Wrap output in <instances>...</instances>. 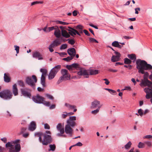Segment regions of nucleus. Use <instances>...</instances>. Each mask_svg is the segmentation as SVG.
<instances>
[{
  "label": "nucleus",
  "instance_id": "nucleus-52",
  "mask_svg": "<svg viewBox=\"0 0 152 152\" xmlns=\"http://www.w3.org/2000/svg\"><path fill=\"white\" fill-rule=\"evenodd\" d=\"M138 113L139 114V115L142 116L143 115V110L141 109H139L138 111Z\"/></svg>",
  "mask_w": 152,
  "mask_h": 152
},
{
  "label": "nucleus",
  "instance_id": "nucleus-26",
  "mask_svg": "<svg viewBox=\"0 0 152 152\" xmlns=\"http://www.w3.org/2000/svg\"><path fill=\"white\" fill-rule=\"evenodd\" d=\"M127 56L131 60H133V62H134L136 60L137 57L135 54H128Z\"/></svg>",
  "mask_w": 152,
  "mask_h": 152
},
{
  "label": "nucleus",
  "instance_id": "nucleus-23",
  "mask_svg": "<svg viewBox=\"0 0 152 152\" xmlns=\"http://www.w3.org/2000/svg\"><path fill=\"white\" fill-rule=\"evenodd\" d=\"M4 81L6 82L9 83L11 79L8 73H4Z\"/></svg>",
  "mask_w": 152,
  "mask_h": 152
},
{
  "label": "nucleus",
  "instance_id": "nucleus-63",
  "mask_svg": "<svg viewBox=\"0 0 152 152\" xmlns=\"http://www.w3.org/2000/svg\"><path fill=\"white\" fill-rule=\"evenodd\" d=\"M143 138H147V139L152 138V135H147L144 136L143 137Z\"/></svg>",
  "mask_w": 152,
  "mask_h": 152
},
{
  "label": "nucleus",
  "instance_id": "nucleus-57",
  "mask_svg": "<svg viewBox=\"0 0 152 152\" xmlns=\"http://www.w3.org/2000/svg\"><path fill=\"white\" fill-rule=\"evenodd\" d=\"M44 128L45 129H50V126L48 124H44Z\"/></svg>",
  "mask_w": 152,
  "mask_h": 152
},
{
  "label": "nucleus",
  "instance_id": "nucleus-20",
  "mask_svg": "<svg viewBox=\"0 0 152 152\" xmlns=\"http://www.w3.org/2000/svg\"><path fill=\"white\" fill-rule=\"evenodd\" d=\"M12 91L13 93L15 96H16L18 95V89L16 84H15L13 85Z\"/></svg>",
  "mask_w": 152,
  "mask_h": 152
},
{
  "label": "nucleus",
  "instance_id": "nucleus-3",
  "mask_svg": "<svg viewBox=\"0 0 152 152\" xmlns=\"http://www.w3.org/2000/svg\"><path fill=\"white\" fill-rule=\"evenodd\" d=\"M66 68L69 71H72L76 69V70H80V71L78 72L77 74L78 75L80 76H85L86 78H88L89 77V74L86 70H82V67H81L80 65V64L78 63H74L72 64L66 65Z\"/></svg>",
  "mask_w": 152,
  "mask_h": 152
},
{
  "label": "nucleus",
  "instance_id": "nucleus-43",
  "mask_svg": "<svg viewBox=\"0 0 152 152\" xmlns=\"http://www.w3.org/2000/svg\"><path fill=\"white\" fill-rule=\"evenodd\" d=\"M56 22L57 23L63 25H67L69 24V23L64 22L59 20H57Z\"/></svg>",
  "mask_w": 152,
  "mask_h": 152
},
{
  "label": "nucleus",
  "instance_id": "nucleus-12",
  "mask_svg": "<svg viewBox=\"0 0 152 152\" xmlns=\"http://www.w3.org/2000/svg\"><path fill=\"white\" fill-rule=\"evenodd\" d=\"M76 120L75 116H70L66 121V124H71L72 126H76V123L75 121Z\"/></svg>",
  "mask_w": 152,
  "mask_h": 152
},
{
  "label": "nucleus",
  "instance_id": "nucleus-40",
  "mask_svg": "<svg viewBox=\"0 0 152 152\" xmlns=\"http://www.w3.org/2000/svg\"><path fill=\"white\" fill-rule=\"evenodd\" d=\"M144 142V143L142 142H140L138 145V147L139 148H143L145 147Z\"/></svg>",
  "mask_w": 152,
  "mask_h": 152
},
{
  "label": "nucleus",
  "instance_id": "nucleus-58",
  "mask_svg": "<svg viewBox=\"0 0 152 152\" xmlns=\"http://www.w3.org/2000/svg\"><path fill=\"white\" fill-rule=\"evenodd\" d=\"M108 71L110 72H117L118 70L116 69H113L111 68H110L108 69Z\"/></svg>",
  "mask_w": 152,
  "mask_h": 152
},
{
  "label": "nucleus",
  "instance_id": "nucleus-44",
  "mask_svg": "<svg viewBox=\"0 0 152 152\" xmlns=\"http://www.w3.org/2000/svg\"><path fill=\"white\" fill-rule=\"evenodd\" d=\"M67 40H68V43L71 45H74L75 43V42L73 39H68Z\"/></svg>",
  "mask_w": 152,
  "mask_h": 152
},
{
  "label": "nucleus",
  "instance_id": "nucleus-35",
  "mask_svg": "<svg viewBox=\"0 0 152 152\" xmlns=\"http://www.w3.org/2000/svg\"><path fill=\"white\" fill-rule=\"evenodd\" d=\"M65 105L68 107L69 109H74L76 107L75 106L72 105L67 103L65 104Z\"/></svg>",
  "mask_w": 152,
  "mask_h": 152
},
{
  "label": "nucleus",
  "instance_id": "nucleus-28",
  "mask_svg": "<svg viewBox=\"0 0 152 152\" xmlns=\"http://www.w3.org/2000/svg\"><path fill=\"white\" fill-rule=\"evenodd\" d=\"M56 74L52 70H51L48 75V79L49 80H51L53 78Z\"/></svg>",
  "mask_w": 152,
  "mask_h": 152
},
{
  "label": "nucleus",
  "instance_id": "nucleus-18",
  "mask_svg": "<svg viewBox=\"0 0 152 152\" xmlns=\"http://www.w3.org/2000/svg\"><path fill=\"white\" fill-rule=\"evenodd\" d=\"M67 53L70 56L74 57L75 55L76 51L75 49L73 48H69L67 50Z\"/></svg>",
  "mask_w": 152,
  "mask_h": 152
},
{
  "label": "nucleus",
  "instance_id": "nucleus-8",
  "mask_svg": "<svg viewBox=\"0 0 152 152\" xmlns=\"http://www.w3.org/2000/svg\"><path fill=\"white\" fill-rule=\"evenodd\" d=\"M22 95L24 96L31 98V89L26 88L20 89Z\"/></svg>",
  "mask_w": 152,
  "mask_h": 152
},
{
  "label": "nucleus",
  "instance_id": "nucleus-55",
  "mask_svg": "<svg viewBox=\"0 0 152 152\" xmlns=\"http://www.w3.org/2000/svg\"><path fill=\"white\" fill-rule=\"evenodd\" d=\"M110 91L109 92L111 94H113V95H115L117 93L115 91L113 90L112 89H110Z\"/></svg>",
  "mask_w": 152,
  "mask_h": 152
},
{
  "label": "nucleus",
  "instance_id": "nucleus-6",
  "mask_svg": "<svg viewBox=\"0 0 152 152\" xmlns=\"http://www.w3.org/2000/svg\"><path fill=\"white\" fill-rule=\"evenodd\" d=\"M32 77L34 79V82L32 79L31 77L30 76H27L26 77L25 82L26 83L31 86L33 89H35V84L37 81V79L36 76L35 75H32Z\"/></svg>",
  "mask_w": 152,
  "mask_h": 152
},
{
  "label": "nucleus",
  "instance_id": "nucleus-50",
  "mask_svg": "<svg viewBox=\"0 0 152 152\" xmlns=\"http://www.w3.org/2000/svg\"><path fill=\"white\" fill-rule=\"evenodd\" d=\"M22 134V136L24 138H27L29 135V133L28 132L24 133Z\"/></svg>",
  "mask_w": 152,
  "mask_h": 152
},
{
  "label": "nucleus",
  "instance_id": "nucleus-11",
  "mask_svg": "<svg viewBox=\"0 0 152 152\" xmlns=\"http://www.w3.org/2000/svg\"><path fill=\"white\" fill-rule=\"evenodd\" d=\"M144 91L146 93L145 97L147 99L150 98V101L152 104V89L148 88H145L144 89Z\"/></svg>",
  "mask_w": 152,
  "mask_h": 152
},
{
  "label": "nucleus",
  "instance_id": "nucleus-10",
  "mask_svg": "<svg viewBox=\"0 0 152 152\" xmlns=\"http://www.w3.org/2000/svg\"><path fill=\"white\" fill-rule=\"evenodd\" d=\"M75 126H72L71 124H67L65 127V132L67 134H68L70 137H72L73 134V129L71 128Z\"/></svg>",
  "mask_w": 152,
  "mask_h": 152
},
{
  "label": "nucleus",
  "instance_id": "nucleus-15",
  "mask_svg": "<svg viewBox=\"0 0 152 152\" xmlns=\"http://www.w3.org/2000/svg\"><path fill=\"white\" fill-rule=\"evenodd\" d=\"M37 128V125L36 122L34 121H32L30 123L28 129L30 131H33L35 130Z\"/></svg>",
  "mask_w": 152,
  "mask_h": 152
},
{
  "label": "nucleus",
  "instance_id": "nucleus-33",
  "mask_svg": "<svg viewBox=\"0 0 152 152\" xmlns=\"http://www.w3.org/2000/svg\"><path fill=\"white\" fill-rule=\"evenodd\" d=\"M49 147L50 148L48 149L49 151H54L56 149V146L54 144L53 145L50 144L49 145Z\"/></svg>",
  "mask_w": 152,
  "mask_h": 152
},
{
  "label": "nucleus",
  "instance_id": "nucleus-61",
  "mask_svg": "<svg viewBox=\"0 0 152 152\" xmlns=\"http://www.w3.org/2000/svg\"><path fill=\"white\" fill-rule=\"evenodd\" d=\"M14 47L15 48V50H16L17 53H18L19 52V46L15 45Z\"/></svg>",
  "mask_w": 152,
  "mask_h": 152
},
{
  "label": "nucleus",
  "instance_id": "nucleus-42",
  "mask_svg": "<svg viewBox=\"0 0 152 152\" xmlns=\"http://www.w3.org/2000/svg\"><path fill=\"white\" fill-rule=\"evenodd\" d=\"M89 40L90 42H95L96 43H98V41L94 38L90 37L89 38Z\"/></svg>",
  "mask_w": 152,
  "mask_h": 152
},
{
  "label": "nucleus",
  "instance_id": "nucleus-62",
  "mask_svg": "<svg viewBox=\"0 0 152 152\" xmlns=\"http://www.w3.org/2000/svg\"><path fill=\"white\" fill-rule=\"evenodd\" d=\"M75 146H81L82 145V143L80 142H78V143H76V144L74 145Z\"/></svg>",
  "mask_w": 152,
  "mask_h": 152
},
{
  "label": "nucleus",
  "instance_id": "nucleus-21",
  "mask_svg": "<svg viewBox=\"0 0 152 152\" xmlns=\"http://www.w3.org/2000/svg\"><path fill=\"white\" fill-rule=\"evenodd\" d=\"M112 45L115 47L118 48H121L123 46L119 44V42L117 41H114L112 43Z\"/></svg>",
  "mask_w": 152,
  "mask_h": 152
},
{
  "label": "nucleus",
  "instance_id": "nucleus-64",
  "mask_svg": "<svg viewBox=\"0 0 152 152\" xmlns=\"http://www.w3.org/2000/svg\"><path fill=\"white\" fill-rule=\"evenodd\" d=\"M77 14V11L76 10H74L72 12V14L74 16H76Z\"/></svg>",
  "mask_w": 152,
  "mask_h": 152
},
{
  "label": "nucleus",
  "instance_id": "nucleus-29",
  "mask_svg": "<svg viewBox=\"0 0 152 152\" xmlns=\"http://www.w3.org/2000/svg\"><path fill=\"white\" fill-rule=\"evenodd\" d=\"M120 57L118 56H113L111 57V61L113 62L118 61L120 59Z\"/></svg>",
  "mask_w": 152,
  "mask_h": 152
},
{
  "label": "nucleus",
  "instance_id": "nucleus-2",
  "mask_svg": "<svg viewBox=\"0 0 152 152\" xmlns=\"http://www.w3.org/2000/svg\"><path fill=\"white\" fill-rule=\"evenodd\" d=\"M1 140L5 144V147L9 149V152H19V139L11 141L7 143V139L6 137L1 139Z\"/></svg>",
  "mask_w": 152,
  "mask_h": 152
},
{
  "label": "nucleus",
  "instance_id": "nucleus-1",
  "mask_svg": "<svg viewBox=\"0 0 152 152\" xmlns=\"http://www.w3.org/2000/svg\"><path fill=\"white\" fill-rule=\"evenodd\" d=\"M137 68L138 70V72L144 74V77H148L149 73L144 71L145 70H150L152 69V66L148 64L145 60L137 59L136 61Z\"/></svg>",
  "mask_w": 152,
  "mask_h": 152
},
{
  "label": "nucleus",
  "instance_id": "nucleus-38",
  "mask_svg": "<svg viewBox=\"0 0 152 152\" xmlns=\"http://www.w3.org/2000/svg\"><path fill=\"white\" fill-rule=\"evenodd\" d=\"M74 57L72 56H68L66 58H64L63 59V60L66 61H69L72 60L73 59Z\"/></svg>",
  "mask_w": 152,
  "mask_h": 152
},
{
  "label": "nucleus",
  "instance_id": "nucleus-47",
  "mask_svg": "<svg viewBox=\"0 0 152 152\" xmlns=\"http://www.w3.org/2000/svg\"><path fill=\"white\" fill-rule=\"evenodd\" d=\"M67 45L66 44H62L60 47V49H64L66 48L67 47Z\"/></svg>",
  "mask_w": 152,
  "mask_h": 152
},
{
  "label": "nucleus",
  "instance_id": "nucleus-31",
  "mask_svg": "<svg viewBox=\"0 0 152 152\" xmlns=\"http://www.w3.org/2000/svg\"><path fill=\"white\" fill-rule=\"evenodd\" d=\"M45 76H41V83L43 87L46 86L45 83Z\"/></svg>",
  "mask_w": 152,
  "mask_h": 152
},
{
  "label": "nucleus",
  "instance_id": "nucleus-16",
  "mask_svg": "<svg viewBox=\"0 0 152 152\" xmlns=\"http://www.w3.org/2000/svg\"><path fill=\"white\" fill-rule=\"evenodd\" d=\"M102 106V105H100V102L99 101L95 100L92 102L91 108L93 109L95 108L96 107L98 108L99 106H100L101 108Z\"/></svg>",
  "mask_w": 152,
  "mask_h": 152
},
{
  "label": "nucleus",
  "instance_id": "nucleus-5",
  "mask_svg": "<svg viewBox=\"0 0 152 152\" xmlns=\"http://www.w3.org/2000/svg\"><path fill=\"white\" fill-rule=\"evenodd\" d=\"M12 94L9 89H6L0 92V97L4 100H10L12 99Z\"/></svg>",
  "mask_w": 152,
  "mask_h": 152
},
{
  "label": "nucleus",
  "instance_id": "nucleus-22",
  "mask_svg": "<svg viewBox=\"0 0 152 152\" xmlns=\"http://www.w3.org/2000/svg\"><path fill=\"white\" fill-rule=\"evenodd\" d=\"M54 34L57 38H60L61 36V31L58 28L55 30Z\"/></svg>",
  "mask_w": 152,
  "mask_h": 152
},
{
  "label": "nucleus",
  "instance_id": "nucleus-56",
  "mask_svg": "<svg viewBox=\"0 0 152 152\" xmlns=\"http://www.w3.org/2000/svg\"><path fill=\"white\" fill-rule=\"evenodd\" d=\"M64 114H63L62 115V116L63 118H66V117L67 116V113L66 112H64Z\"/></svg>",
  "mask_w": 152,
  "mask_h": 152
},
{
  "label": "nucleus",
  "instance_id": "nucleus-46",
  "mask_svg": "<svg viewBox=\"0 0 152 152\" xmlns=\"http://www.w3.org/2000/svg\"><path fill=\"white\" fill-rule=\"evenodd\" d=\"M144 143L146 144L149 147H151L152 146V143L150 141H145L144 142Z\"/></svg>",
  "mask_w": 152,
  "mask_h": 152
},
{
  "label": "nucleus",
  "instance_id": "nucleus-34",
  "mask_svg": "<svg viewBox=\"0 0 152 152\" xmlns=\"http://www.w3.org/2000/svg\"><path fill=\"white\" fill-rule=\"evenodd\" d=\"M124 63L126 64H130L132 61L127 58H125L124 59Z\"/></svg>",
  "mask_w": 152,
  "mask_h": 152
},
{
  "label": "nucleus",
  "instance_id": "nucleus-4",
  "mask_svg": "<svg viewBox=\"0 0 152 152\" xmlns=\"http://www.w3.org/2000/svg\"><path fill=\"white\" fill-rule=\"evenodd\" d=\"M32 99L33 101L36 103L42 104L48 107L50 106V102L45 101L44 98L40 96L38 94L36 95V96H33Z\"/></svg>",
  "mask_w": 152,
  "mask_h": 152
},
{
  "label": "nucleus",
  "instance_id": "nucleus-51",
  "mask_svg": "<svg viewBox=\"0 0 152 152\" xmlns=\"http://www.w3.org/2000/svg\"><path fill=\"white\" fill-rule=\"evenodd\" d=\"M25 86L24 82L22 80H20V86L24 87Z\"/></svg>",
  "mask_w": 152,
  "mask_h": 152
},
{
  "label": "nucleus",
  "instance_id": "nucleus-7",
  "mask_svg": "<svg viewBox=\"0 0 152 152\" xmlns=\"http://www.w3.org/2000/svg\"><path fill=\"white\" fill-rule=\"evenodd\" d=\"M43 139L42 142V145H47L50 143L52 141V139L51 135L46 134H43Z\"/></svg>",
  "mask_w": 152,
  "mask_h": 152
},
{
  "label": "nucleus",
  "instance_id": "nucleus-19",
  "mask_svg": "<svg viewBox=\"0 0 152 152\" xmlns=\"http://www.w3.org/2000/svg\"><path fill=\"white\" fill-rule=\"evenodd\" d=\"M57 130L59 131L61 134H63L64 132V127H63L61 123L58 124L56 126Z\"/></svg>",
  "mask_w": 152,
  "mask_h": 152
},
{
  "label": "nucleus",
  "instance_id": "nucleus-39",
  "mask_svg": "<svg viewBox=\"0 0 152 152\" xmlns=\"http://www.w3.org/2000/svg\"><path fill=\"white\" fill-rule=\"evenodd\" d=\"M43 3V1H37L32 2L31 3V6L36 4H42Z\"/></svg>",
  "mask_w": 152,
  "mask_h": 152
},
{
  "label": "nucleus",
  "instance_id": "nucleus-27",
  "mask_svg": "<svg viewBox=\"0 0 152 152\" xmlns=\"http://www.w3.org/2000/svg\"><path fill=\"white\" fill-rule=\"evenodd\" d=\"M99 71L97 69H91L90 70V75H95L98 74Z\"/></svg>",
  "mask_w": 152,
  "mask_h": 152
},
{
  "label": "nucleus",
  "instance_id": "nucleus-54",
  "mask_svg": "<svg viewBox=\"0 0 152 152\" xmlns=\"http://www.w3.org/2000/svg\"><path fill=\"white\" fill-rule=\"evenodd\" d=\"M83 32L87 36H90V34L88 32V31L86 29L83 30Z\"/></svg>",
  "mask_w": 152,
  "mask_h": 152
},
{
  "label": "nucleus",
  "instance_id": "nucleus-13",
  "mask_svg": "<svg viewBox=\"0 0 152 152\" xmlns=\"http://www.w3.org/2000/svg\"><path fill=\"white\" fill-rule=\"evenodd\" d=\"M152 82L149 81V82L145 81H141L140 85L141 86H143L144 87L148 86L149 88H152Z\"/></svg>",
  "mask_w": 152,
  "mask_h": 152
},
{
  "label": "nucleus",
  "instance_id": "nucleus-25",
  "mask_svg": "<svg viewBox=\"0 0 152 152\" xmlns=\"http://www.w3.org/2000/svg\"><path fill=\"white\" fill-rule=\"evenodd\" d=\"M61 68V66L60 65H58L53 67L51 70H52L53 72L56 74Z\"/></svg>",
  "mask_w": 152,
  "mask_h": 152
},
{
  "label": "nucleus",
  "instance_id": "nucleus-30",
  "mask_svg": "<svg viewBox=\"0 0 152 152\" xmlns=\"http://www.w3.org/2000/svg\"><path fill=\"white\" fill-rule=\"evenodd\" d=\"M61 34L62 36L65 38H68L70 37V34H69L65 30L62 31Z\"/></svg>",
  "mask_w": 152,
  "mask_h": 152
},
{
  "label": "nucleus",
  "instance_id": "nucleus-41",
  "mask_svg": "<svg viewBox=\"0 0 152 152\" xmlns=\"http://www.w3.org/2000/svg\"><path fill=\"white\" fill-rule=\"evenodd\" d=\"M100 108V106H99L96 110L92 111L91 112V113L94 114H96L97 113L99 112Z\"/></svg>",
  "mask_w": 152,
  "mask_h": 152
},
{
  "label": "nucleus",
  "instance_id": "nucleus-9",
  "mask_svg": "<svg viewBox=\"0 0 152 152\" xmlns=\"http://www.w3.org/2000/svg\"><path fill=\"white\" fill-rule=\"evenodd\" d=\"M61 73L62 75L61 77V79H63L64 80H69L70 79L71 75L68 73V71L66 69H61Z\"/></svg>",
  "mask_w": 152,
  "mask_h": 152
},
{
  "label": "nucleus",
  "instance_id": "nucleus-36",
  "mask_svg": "<svg viewBox=\"0 0 152 152\" xmlns=\"http://www.w3.org/2000/svg\"><path fill=\"white\" fill-rule=\"evenodd\" d=\"M58 26H52L51 27H49L48 28V31H49V32H50V31H52L53 30H55L56 29L58 28Z\"/></svg>",
  "mask_w": 152,
  "mask_h": 152
},
{
  "label": "nucleus",
  "instance_id": "nucleus-48",
  "mask_svg": "<svg viewBox=\"0 0 152 152\" xmlns=\"http://www.w3.org/2000/svg\"><path fill=\"white\" fill-rule=\"evenodd\" d=\"M46 96L49 99H51L52 100H53L54 98L53 96L49 94H46Z\"/></svg>",
  "mask_w": 152,
  "mask_h": 152
},
{
  "label": "nucleus",
  "instance_id": "nucleus-17",
  "mask_svg": "<svg viewBox=\"0 0 152 152\" xmlns=\"http://www.w3.org/2000/svg\"><path fill=\"white\" fill-rule=\"evenodd\" d=\"M61 41L59 40V39H57L56 40H54L50 45L51 47H55L58 46L61 43Z\"/></svg>",
  "mask_w": 152,
  "mask_h": 152
},
{
  "label": "nucleus",
  "instance_id": "nucleus-53",
  "mask_svg": "<svg viewBox=\"0 0 152 152\" xmlns=\"http://www.w3.org/2000/svg\"><path fill=\"white\" fill-rule=\"evenodd\" d=\"M26 130V128L23 127L21 129V132L20 134H22L23 133H24Z\"/></svg>",
  "mask_w": 152,
  "mask_h": 152
},
{
  "label": "nucleus",
  "instance_id": "nucleus-37",
  "mask_svg": "<svg viewBox=\"0 0 152 152\" xmlns=\"http://www.w3.org/2000/svg\"><path fill=\"white\" fill-rule=\"evenodd\" d=\"M131 142L129 141L124 146L125 148L127 150L129 149L131 147L132 145Z\"/></svg>",
  "mask_w": 152,
  "mask_h": 152
},
{
  "label": "nucleus",
  "instance_id": "nucleus-59",
  "mask_svg": "<svg viewBox=\"0 0 152 152\" xmlns=\"http://www.w3.org/2000/svg\"><path fill=\"white\" fill-rule=\"evenodd\" d=\"M6 150L5 148L0 146V152H4Z\"/></svg>",
  "mask_w": 152,
  "mask_h": 152
},
{
  "label": "nucleus",
  "instance_id": "nucleus-60",
  "mask_svg": "<svg viewBox=\"0 0 152 152\" xmlns=\"http://www.w3.org/2000/svg\"><path fill=\"white\" fill-rule=\"evenodd\" d=\"M124 67L128 68L129 69H131L132 68V66L130 65H124Z\"/></svg>",
  "mask_w": 152,
  "mask_h": 152
},
{
  "label": "nucleus",
  "instance_id": "nucleus-32",
  "mask_svg": "<svg viewBox=\"0 0 152 152\" xmlns=\"http://www.w3.org/2000/svg\"><path fill=\"white\" fill-rule=\"evenodd\" d=\"M40 72H42L41 76H45L47 73V70L45 69H40Z\"/></svg>",
  "mask_w": 152,
  "mask_h": 152
},
{
  "label": "nucleus",
  "instance_id": "nucleus-24",
  "mask_svg": "<svg viewBox=\"0 0 152 152\" xmlns=\"http://www.w3.org/2000/svg\"><path fill=\"white\" fill-rule=\"evenodd\" d=\"M68 28L69 29L67 30L69 31V33L71 36H73V35H75V32L76 31V30L69 26H68Z\"/></svg>",
  "mask_w": 152,
  "mask_h": 152
},
{
  "label": "nucleus",
  "instance_id": "nucleus-45",
  "mask_svg": "<svg viewBox=\"0 0 152 152\" xmlns=\"http://www.w3.org/2000/svg\"><path fill=\"white\" fill-rule=\"evenodd\" d=\"M43 135V134L42 133L40 132H36L34 134V135L35 137L37 136L39 137Z\"/></svg>",
  "mask_w": 152,
  "mask_h": 152
},
{
  "label": "nucleus",
  "instance_id": "nucleus-49",
  "mask_svg": "<svg viewBox=\"0 0 152 152\" xmlns=\"http://www.w3.org/2000/svg\"><path fill=\"white\" fill-rule=\"evenodd\" d=\"M83 26H82L80 25H77L76 27L75 28L77 30H81L83 29Z\"/></svg>",
  "mask_w": 152,
  "mask_h": 152
},
{
  "label": "nucleus",
  "instance_id": "nucleus-14",
  "mask_svg": "<svg viewBox=\"0 0 152 152\" xmlns=\"http://www.w3.org/2000/svg\"><path fill=\"white\" fill-rule=\"evenodd\" d=\"M32 56L33 58H38L39 60H42L43 58L39 52L38 51L34 52L32 53Z\"/></svg>",
  "mask_w": 152,
  "mask_h": 152
}]
</instances>
